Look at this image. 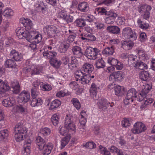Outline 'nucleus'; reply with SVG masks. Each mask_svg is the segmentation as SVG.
I'll return each mask as SVG.
<instances>
[{"label": "nucleus", "mask_w": 155, "mask_h": 155, "mask_svg": "<svg viewBox=\"0 0 155 155\" xmlns=\"http://www.w3.org/2000/svg\"><path fill=\"white\" fill-rule=\"evenodd\" d=\"M42 54L45 58L50 60L49 62L52 66L56 68H59L61 63L60 61H58L55 58L57 54L56 52L45 50L42 52Z\"/></svg>", "instance_id": "1"}, {"label": "nucleus", "mask_w": 155, "mask_h": 155, "mask_svg": "<svg viewBox=\"0 0 155 155\" xmlns=\"http://www.w3.org/2000/svg\"><path fill=\"white\" fill-rule=\"evenodd\" d=\"M23 37L28 41L30 42L33 39H35V41H40L42 39V35L34 31H26L24 34Z\"/></svg>", "instance_id": "2"}, {"label": "nucleus", "mask_w": 155, "mask_h": 155, "mask_svg": "<svg viewBox=\"0 0 155 155\" xmlns=\"http://www.w3.org/2000/svg\"><path fill=\"white\" fill-rule=\"evenodd\" d=\"M122 34L126 39H130L131 41L135 40L137 37L136 33L129 27L124 28L123 29Z\"/></svg>", "instance_id": "3"}, {"label": "nucleus", "mask_w": 155, "mask_h": 155, "mask_svg": "<svg viewBox=\"0 0 155 155\" xmlns=\"http://www.w3.org/2000/svg\"><path fill=\"white\" fill-rule=\"evenodd\" d=\"M99 51V50L96 48H93L89 47L86 50L84 55L88 59L95 60L97 58V54Z\"/></svg>", "instance_id": "4"}, {"label": "nucleus", "mask_w": 155, "mask_h": 155, "mask_svg": "<svg viewBox=\"0 0 155 155\" xmlns=\"http://www.w3.org/2000/svg\"><path fill=\"white\" fill-rule=\"evenodd\" d=\"M65 127H66L70 131H76V127L73 121V117L68 115H66L64 122Z\"/></svg>", "instance_id": "5"}, {"label": "nucleus", "mask_w": 155, "mask_h": 155, "mask_svg": "<svg viewBox=\"0 0 155 155\" xmlns=\"http://www.w3.org/2000/svg\"><path fill=\"white\" fill-rule=\"evenodd\" d=\"M147 129L145 125L140 122H137L134 125V127L131 130L134 134H139L145 131Z\"/></svg>", "instance_id": "6"}, {"label": "nucleus", "mask_w": 155, "mask_h": 155, "mask_svg": "<svg viewBox=\"0 0 155 155\" xmlns=\"http://www.w3.org/2000/svg\"><path fill=\"white\" fill-rule=\"evenodd\" d=\"M98 13H101L102 15H106L108 16L109 18H112L115 19L117 16V14L112 11H107L103 8H98L97 9Z\"/></svg>", "instance_id": "7"}, {"label": "nucleus", "mask_w": 155, "mask_h": 155, "mask_svg": "<svg viewBox=\"0 0 155 155\" xmlns=\"http://www.w3.org/2000/svg\"><path fill=\"white\" fill-rule=\"evenodd\" d=\"M14 133H18L25 135L27 132V128L23 125V123L20 122L17 124L14 129Z\"/></svg>", "instance_id": "8"}, {"label": "nucleus", "mask_w": 155, "mask_h": 155, "mask_svg": "<svg viewBox=\"0 0 155 155\" xmlns=\"http://www.w3.org/2000/svg\"><path fill=\"white\" fill-rule=\"evenodd\" d=\"M57 30V28L53 25L47 26L44 28V31L47 32L48 35L51 37L55 36Z\"/></svg>", "instance_id": "9"}, {"label": "nucleus", "mask_w": 155, "mask_h": 155, "mask_svg": "<svg viewBox=\"0 0 155 155\" xmlns=\"http://www.w3.org/2000/svg\"><path fill=\"white\" fill-rule=\"evenodd\" d=\"M97 104L99 108L103 110L106 109L109 106L112 107L114 105L113 102H109L104 98L102 99L100 102H98Z\"/></svg>", "instance_id": "10"}, {"label": "nucleus", "mask_w": 155, "mask_h": 155, "mask_svg": "<svg viewBox=\"0 0 155 155\" xmlns=\"http://www.w3.org/2000/svg\"><path fill=\"white\" fill-rule=\"evenodd\" d=\"M10 58L16 61H20L23 59L21 54L19 53L16 50L12 49L9 54Z\"/></svg>", "instance_id": "11"}, {"label": "nucleus", "mask_w": 155, "mask_h": 155, "mask_svg": "<svg viewBox=\"0 0 155 155\" xmlns=\"http://www.w3.org/2000/svg\"><path fill=\"white\" fill-rule=\"evenodd\" d=\"M122 78L121 71L114 72L110 75L109 80L110 81H121Z\"/></svg>", "instance_id": "12"}, {"label": "nucleus", "mask_w": 155, "mask_h": 155, "mask_svg": "<svg viewBox=\"0 0 155 155\" xmlns=\"http://www.w3.org/2000/svg\"><path fill=\"white\" fill-rule=\"evenodd\" d=\"M81 35V38L82 40H86V41H95L96 39L95 36L91 33H84L82 34Z\"/></svg>", "instance_id": "13"}, {"label": "nucleus", "mask_w": 155, "mask_h": 155, "mask_svg": "<svg viewBox=\"0 0 155 155\" xmlns=\"http://www.w3.org/2000/svg\"><path fill=\"white\" fill-rule=\"evenodd\" d=\"M73 54L76 57L80 58L83 55V53L82 51L81 48L78 46H74L72 49Z\"/></svg>", "instance_id": "14"}, {"label": "nucleus", "mask_w": 155, "mask_h": 155, "mask_svg": "<svg viewBox=\"0 0 155 155\" xmlns=\"http://www.w3.org/2000/svg\"><path fill=\"white\" fill-rule=\"evenodd\" d=\"M20 99L23 103L28 102L30 98L29 93L26 91H23L20 94Z\"/></svg>", "instance_id": "15"}, {"label": "nucleus", "mask_w": 155, "mask_h": 155, "mask_svg": "<svg viewBox=\"0 0 155 155\" xmlns=\"http://www.w3.org/2000/svg\"><path fill=\"white\" fill-rule=\"evenodd\" d=\"M81 69L82 71L84 72L85 74L87 73L90 74L93 71L94 68L92 64L86 63L83 66Z\"/></svg>", "instance_id": "16"}, {"label": "nucleus", "mask_w": 155, "mask_h": 155, "mask_svg": "<svg viewBox=\"0 0 155 155\" xmlns=\"http://www.w3.org/2000/svg\"><path fill=\"white\" fill-rule=\"evenodd\" d=\"M31 143V140L30 139H27L25 141L24 144L23 150V155H29L30 153V146Z\"/></svg>", "instance_id": "17"}, {"label": "nucleus", "mask_w": 155, "mask_h": 155, "mask_svg": "<svg viewBox=\"0 0 155 155\" xmlns=\"http://www.w3.org/2000/svg\"><path fill=\"white\" fill-rule=\"evenodd\" d=\"M36 143L38 147L40 150H43L44 147L46 145L45 141L40 136L38 137L36 140Z\"/></svg>", "instance_id": "18"}, {"label": "nucleus", "mask_w": 155, "mask_h": 155, "mask_svg": "<svg viewBox=\"0 0 155 155\" xmlns=\"http://www.w3.org/2000/svg\"><path fill=\"white\" fill-rule=\"evenodd\" d=\"M2 103L5 107H12L15 104V101L13 98H8L7 99H4L2 101Z\"/></svg>", "instance_id": "19"}, {"label": "nucleus", "mask_w": 155, "mask_h": 155, "mask_svg": "<svg viewBox=\"0 0 155 155\" xmlns=\"http://www.w3.org/2000/svg\"><path fill=\"white\" fill-rule=\"evenodd\" d=\"M121 43V47L126 50H130L134 45L133 43L130 41H122Z\"/></svg>", "instance_id": "20"}, {"label": "nucleus", "mask_w": 155, "mask_h": 155, "mask_svg": "<svg viewBox=\"0 0 155 155\" xmlns=\"http://www.w3.org/2000/svg\"><path fill=\"white\" fill-rule=\"evenodd\" d=\"M53 146L51 143H48L44 147L43 150V155H48L51 152Z\"/></svg>", "instance_id": "21"}, {"label": "nucleus", "mask_w": 155, "mask_h": 155, "mask_svg": "<svg viewBox=\"0 0 155 155\" xmlns=\"http://www.w3.org/2000/svg\"><path fill=\"white\" fill-rule=\"evenodd\" d=\"M115 49V45H112L110 47H107L103 51V54L105 55H112L114 52V50Z\"/></svg>", "instance_id": "22"}, {"label": "nucleus", "mask_w": 155, "mask_h": 155, "mask_svg": "<svg viewBox=\"0 0 155 155\" xmlns=\"http://www.w3.org/2000/svg\"><path fill=\"white\" fill-rule=\"evenodd\" d=\"M97 89L96 85L95 84L93 83L90 89V96L93 98L95 99V100L96 99V97Z\"/></svg>", "instance_id": "23"}, {"label": "nucleus", "mask_w": 155, "mask_h": 155, "mask_svg": "<svg viewBox=\"0 0 155 155\" xmlns=\"http://www.w3.org/2000/svg\"><path fill=\"white\" fill-rule=\"evenodd\" d=\"M39 85L38 83L34 84L33 87L31 89V94L32 97H36L38 94Z\"/></svg>", "instance_id": "24"}, {"label": "nucleus", "mask_w": 155, "mask_h": 155, "mask_svg": "<svg viewBox=\"0 0 155 155\" xmlns=\"http://www.w3.org/2000/svg\"><path fill=\"white\" fill-rule=\"evenodd\" d=\"M150 75L147 71H141L139 74V78L142 80L147 81L149 78Z\"/></svg>", "instance_id": "25"}, {"label": "nucleus", "mask_w": 155, "mask_h": 155, "mask_svg": "<svg viewBox=\"0 0 155 155\" xmlns=\"http://www.w3.org/2000/svg\"><path fill=\"white\" fill-rule=\"evenodd\" d=\"M133 67L138 68L140 70L146 69L147 66L146 64L141 61L137 62L136 63H133Z\"/></svg>", "instance_id": "26"}, {"label": "nucleus", "mask_w": 155, "mask_h": 155, "mask_svg": "<svg viewBox=\"0 0 155 155\" xmlns=\"http://www.w3.org/2000/svg\"><path fill=\"white\" fill-rule=\"evenodd\" d=\"M78 8L79 11L82 12H86L89 9V5L86 2H83L78 5Z\"/></svg>", "instance_id": "27"}, {"label": "nucleus", "mask_w": 155, "mask_h": 155, "mask_svg": "<svg viewBox=\"0 0 155 155\" xmlns=\"http://www.w3.org/2000/svg\"><path fill=\"white\" fill-rule=\"evenodd\" d=\"M107 30L110 32L114 34H118L120 33V28L115 26H108L107 28Z\"/></svg>", "instance_id": "28"}, {"label": "nucleus", "mask_w": 155, "mask_h": 155, "mask_svg": "<svg viewBox=\"0 0 155 155\" xmlns=\"http://www.w3.org/2000/svg\"><path fill=\"white\" fill-rule=\"evenodd\" d=\"M32 99L31 101V105L32 107L39 106L41 104L42 100L39 98H36V97H32Z\"/></svg>", "instance_id": "29"}, {"label": "nucleus", "mask_w": 155, "mask_h": 155, "mask_svg": "<svg viewBox=\"0 0 155 155\" xmlns=\"http://www.w3.org/2000/svg\"><path fill=\"white\" fill-rule=\"evenodd\" d=\"M9 89V86L0 79V92L4 93L6 91H8Z\"/></svg>", "instance_id": "30"}, {"label": "nucleus", "mask_w": 155, "mask_h": 155, "mask_svg": "<svg viewBox=\"0 0 155 155\" xmlns=\"http://www.w3.org/2000/svg\"><path fill=\"white\" fill-rule=\"evenodd\" d=\"M13 11L12 9L10 8H6L2 13V15L7 18H10L13 15Z\"/></svg>", "instance_id": "31"}, {"label": "nucleus", "mask_w": 155, "mask_h": 155, "mask_svg": "<svg viewBox=\"0 0 155 155\" xmlns=\"http://www.w3.org/2000/svg\"><path fill=\"white\" fill-rule=\"evenodd\" d=\"M137 92L135 89L132 88L130 89L127 92L126 97L130 99H134L137 97Z\"/></svg>", "instance_id": "32"}, {"label": "nucleus", "mask_w": 155, "mask_h": 155, "mask_svg": "<svg viewBox=\"0 0 155 155\" xmlns=\"http://www.w3.org/2000/svg\"><path fill=\"white\" fill-rule=\"evenodd\" d=\"M151 9V7L149 5L145 4L141 5L139 8V12L141 13H143L147 11L150 10Z\"/></svg>", "instance_id": "33"}, {"label": "nucleus", "mask_w": 155, "mask_h": 155, "mask_svg": "<svg viewBox=\"0 0 155 155\" xmlns=\"http://www.w3.org/2000/svg\"><path fill=\"white\" fill-rule=\"evenodd\" d=\"M61 104V102L58 100H56L51 102L49 109L52 110L58 107Z\"/></svg>", "instance_id": "34"}, {"label": "nucleus", "mask_w": 155, "mask_h": 155, "mask_svg": "<svg viewBox=\"0 0 155 155\" xmlns=\"http://www.w3.org/2000/svg\"><path fill=\"white\" fill-rule=\"evenodd\" d=\"M5 65L6 68H15L16 66V63L12 59L7 60L5 61Z\"/></svg>", "instance_id": "35"}, {"label": "nucleus", "mask_w": 155, "mask_h": 155, "mask_svg": "<svg viewBox=\"0 0 155 155\" xmlns=\"http://www.w3.org/2000/svg\"><path fill=\"white\" fill-rule=\"evenodd\" d=\"M70 46V44L69 43L67 42H64L63 44L61 45L60 48V51L61 53L65 52Z\"/></svg>", "instance_id": "36"}, {"label": "nucleus", "mask_w": 155, "mask_h": 155, "mask_svg": "<svg viewBox=\"0 0 155 155\" xmlns=\"http://www.w3.org/2000/svg\"><path fill=\"white\" fill-rule=\"evenodd\" d=\"M91 80V75L87 74H84L82 79H81V83L82 84H85L88 83Z\"/></svg>", "instance_id": "37"}, {"label": "nucleus", "mask_w": 155, "mask_h": 155, "mask_svg": "<svg viewBox=\"0 0 155 155\" xmlns=\"http://www.w3.org/2000/svg\"><path fill=\"white\" fill-rule=\"evenodd\" d=\"M74 23L77 26L81 28L84 27L86 25L84 20L81 18L77 19Z\"/></svg>", "instance_id": "38"}, {"label": "nucleus", "mask_w": 155, "mask_h": 155, "mask_svg": "<svg viewBox=\"0 0 155 155\" xmlns=\"http://www.w3.org/2000/svg\"><path fill=\"white\" fill-rule=\"evenodd\" d=\"M9 132L7 129H4L0 131V139L3 140L6 138L8 136Z\"/></svg>", "instance_id": "39"}, {"label": "nucleus", "mask_w": 155, "mask_h": 155, "mask_svg": "<svg viewBox=\"0 0 155 155\" xmlns=\"http://www.w3.org/2000/svg\"><path fill=\"white\" fill-rule=\"evenodd\" d=\"M137 22L139 27L143 30L147 29L149 26L148 24L144 23L143 21H142L140 19H138L137 20Z\"/></svg>", "instance_id": "40"}, {"label": "nucleus", "mask_w": 155, "mask_h": 155, "mask_svg": "<svg viewBox=\"0 0 155 155\" xmlns=\"http://www.w3.org/2000/svg\"><path fill=\"white\" fill-rule=\"evenodd\" d=\"M95 64L96 68L98 69L103 68L105 66V62L102 58L97 61Z\"/></svg>", "instance_id": "41"}, {"label": "nucleus", "mask_w": 155, "mask_h": 155, "mask_svg": "<svg viewBox=\"0 0 155 155\" xmlns=\"http://www.w3.org/2000/svg\"><path fill=\"white\" fill-rule=\"evenodd\" d=\"M137 58V57H134L133 55H129L128 56V64H129L130 66L132 65V66L133 67V63H136V62H137V61H135L136 58Z\"/></svg>", "instance_id": "42"}, {"label": "nucleus", "mask_w": 155, "mask_h": 155, "mask_svg": "<svg viewBox=\"0 0 155 155\" xmlns=\"http://www.w3.org/2000/svg\"><path fill=\"white\" fill-rule=\"evenodd\" d=\"M15 137L17 142L21 141L25 138V135L16 133H15Z\"/></svg>", "instance_id": "43"}, {"label": "nucleus", "mask_w": 155, "mask_h": 155, "mask_svg": "<svg viewBox=\"0 0 155 155\" xmlns=\"http://www.w3.org/2000/svg\"><path fill=\"white\" fill-rule=\"evenodd\" d=\"M58 116L56 114L53 115L51 118V121L54 126H56L59 122Z\"/></svg>", "instance_id": "44"}, {"label": "nucleus", "mask_w": 155, "mask_h": 155, "mask_svg": "<svg viewBox=\"0 0 155 155\" xmlns=\"http://www.w3.org/2000/svg\"><path fill=\"white\" fill-rule=\"evenodd\" d=\"M12 87L13 89V92L15 94H18L19 93L20 91V87L18 83L16 81V84L15 83H12Z\"/></svg>", "instance_id": "45"}, {"label": "nucleus", "mask_w": 155, "mask_h": 155, "mask_svg": "<svg viewBox=\"0 0 155 155\" xmlns=\"http://www.w3.org/2000/svg\"><path fill=\"white\" fill-rule=\"evenodd\" d=\"M153 101V99L151 98H147L146 96L144 99V103L141 106V107H147L148 105L152 103Z\"/></svg>", "instance_id": "46"}, {"label": "nucleus", "mask_w": 155, "mask_h": 155, "mask_svg": "<svg viewBox=\"0 0 155 155\" xmlns=\"http://www.w3.org/2000/svg\"><path fill=\"white\" fill-rule=\"evenodd\" d=\"M71 102L74 106L78 110H79L81 107V104L79 100L77 98H73L71 100Z\"/></svg>", "instance_id": "47"}, {"label": "nucleus", "mask_w": 155, "mask_h": 155, "mask_svg": "<svg viewBox=\"0 0 155 155\" xmlns=\"http://www.w3.org/2000/svg\"><path fill=\"white\" fill-rule=\"evenodd\" d=\"M152 88L151 84H147L145 85L144 88L143 89L141 92L143 94H147Z\"/></svg>", "instance_id": "48"}, {"label": "nucleus", "mask_w": 155, "mask_h": 155, "mask_svg": "<svg viewBox=\"0 0 155 155\" xmlns=\"http://www.w3.org/2000/svg\"><path fill=\"white\" fill-rule=\"evenodd\" d=\"M115 93L117 96H119L122 94L123 88L119 85H117L114 88Z\"/></svg>", "instance_id": "49"}, {"label": "nucleus", "mask_w": 155, "mask_h": 155, "mask_svg": "<svg viewBox=\"0 0 155 155\" xmlns=\"http://www.w3.org/2000/svg\"><path fill=\"white\" fill-rule=\"evenodd\" d=\"M16 109L17 112L23 114L24 112L26 111V108L25 107L20 104L17 105L16 107Z\"/></svg>", "instance_id": "50"}, {"label": "nucleus", "mask_w": 155, "mask_h": 155, "mask_svg": "<svg viewBox=\"0 0 155 155\" xmlns=\"http://www.w3.org/2000/svg\"><path fill=\"white\" fill-rule=\"evenodd\" d=\"M83 146L89 149H93L96 147V144L93 142L87 143Z\"/></svg>", "instance_id": "51"}, {"label": "nucleus", "mask_w": 155, "mask_h": 155, "mask_svg": "<svg viewBox=\"0 0 155 155\" xmlns=\"http://www.w3.org/2000/svg\"><path fill=\"white\" fill-rule=\"evenodd\" d=\"M26 31L25 29H23L22 28L18 29L16 32V35L19 38H22L24 34H25Z\"/></svg>", "instance_id": "52"}, {"label": "nucleus", "mask_w": 155, "mask_h": 155, "mask_svg": "<svg viewBox=\"0 0 155 155\" xmlns=\"http://www.w3.org/2000/svg\"><path fill=\"white\" fill-rule=\"evenodd\" d=\"M118 61L117 59L113 58H110L108 59L107 62L113 66L114 67L115 65H116Z\"/></svg>", "instance_id": "53"}, {"label": "nucleus", "mask_w": 155, "mask_h": 155, "mask_svg": "<svg viewBox=\"0 0 155 155\" xmlns=\"http://www.w3.org/2000/svg\"><path fill=\"white\" fill-rule=\"evenodd\" d=\"M51 130L48 128L45 127L42 129L41 131V133L44 136H46L50 134Z\"/></svg>", "instance_id": "54"}, {"label": "nucleus", "mask_w": 155, "mask_h": 155, "mask_svg": "<svg viewBox=\"0 0 155 155\" xmlns=\"http://www.w3.org/2000/svg\"><path fill=\"white\" fill-rule=\"evenodd\" d=\"M67 15V12L63 10L59 13L58 16L59 18H62L64 20L66 19V18Z\"/></svg>", "instance_id": "55"}, {"label": "nucleus", "mask_w": 155, "mask_h": 155, "mask_svg": "<svg viewBox=\"0 0 155 155\" xmlns=\"http://www.w3.org/2000/svg\"><path fill=\"white\" fill-rule=\"evenodd\" d=\"M70 138L68 137H64L61 140V145L64 147L68 143Z\"/></svg>", "instance_id": "56"}, {"label": "nucleus", "mask_w": 155, "mask_h": 155, "mask_svg": "<svg viewBox=\"0 0 155 155\" xmlns=\"http://www.w3.org/2000/svg\"><path fill=\"white\" fill-rule=\"evenodd\" d=\"M69 131L65 127L64 125V127H62L59 130L60 134L62 135H66Z\"/></svg>", "instance_id": "57"}, {"label": "nucleus", "mask_w": 155, "mask_h": 155, "mask_svg": "<svg viewBox=\"0 0 155 155\" xmlns=\"http://www.w3.org/2000/svg\"><path fill=\"white\" fill-rule=\"evenodd\" d=\"M41 41H35L36 43H37V48L40 49H41L42 48V49L40 50L41 51L43 50H45V45L43 43L41 42Z\"/></svg>", "instance_id": "58"}, {"label": "nucleus", "mask_w": 155, "mask_h": 155, "mask_svg": "<svg viewBox=\"0 0 155 155\" xmlns=\"http://www.w3.org/2000/svg\"><path fill=\"white\" fill-rule=\"evenodd\" d=\"M76 36V34L75 33H73L72 35H69L67 42L69 43L72 42L74 40Z\"/></svg>", "instance_id": "59"}, {"label": "nucleus", "mask_w": 155, "mask_h": 155, "mask_svg": "<svg viewBox=\"0 0 155 155\" xmlns=\"http://www.w3.org/2000/svg\"><path fill=\"white\" fill-rule=\"evenodd\" d=\"M122 126L124 127H127L130 126L129 121L126 118H125L122 121Z\"/></svg>", "instance_id": "60"}, {"label": "nucleus", "mask_w": 155, "mask_h": 155, "mask_svg": "<svg viewBox=\"0 0 155 155\" xmlns=\"http://www.w3.org/2000/svg\"><path fill=\"white\" fill-rule=\"evenodd\" d=\"M125 19L124 17H118L117 21L118 25H122L125 24Z\"/></svg>", "instance_id": "61"}, {"label": "nucleus", "mask_w": 155, "mask_h": 155, "mask_svg": "<svg viewBox=\"0 0 155 155\" xmlns=\"http://www.w3.org/2000/svg\"><path fill=\"white\" fill-rule=\"evenodd\" d=\"M105 22L108 24H113L115 21V19L112 18L106 17L105 18Z\"/></svg>", "instance_id": "62"}, {"label": "nucleus", "mask_w": 155, "mask_h": 155, "mask_svg": "<svg viewBox=\"0 0 155 155\" xmlns=\"http://www.w3.org/2000/svg\"><path fill=\"white\" fill-rule=\"evenodd\" d=\"M134 100V99H130L126 96L125 99L124 100V102L125 105H127L132 103Z\"/></svg>", "instance_id": "63"}, {"label": "nucleus", "mask_w": 155, "mask_h": 155, "mask_svg": "<svg viewBox=\"0 0 155 155\" xmlns=\"http://www.w3.org/2000/svg\"><path fill=\"white\" fill-rule=\"evenodd\" d=\"M70 87L73 89L75 90L78 88V85L75 81H73L69 84Z\"/></svg>", "instance_id": "64"}]
</instances>
